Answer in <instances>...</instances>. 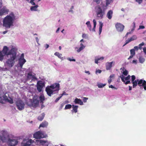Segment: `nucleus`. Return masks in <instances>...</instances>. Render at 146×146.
<instances>
[{"instance_id": "obj_62", "label": "nucleus", "mask_w": 146, "mask_h": 146, "mask_svg": "<svg viewBox=\"0 0 146 146\" xmlns=\"http://www.w3.org/2000/svg\"><path fill=\"white\" fill-rule=\"evenodd\" d=\"M38 44H39V39L37 37L35 38Z\"/></svg>"}, {"instance_id": "obj_2", "label": "nucleus", "mask_w": 146, "mask_h": 146, "mask_svg": "<svg viewBox=\"0 0 146 146\" xmlns=\"http://www.w3.org/2000/svg\"><path fill=\"white\" fill-rule=\"evenodd\" d=\"M106 5L102 3L100 5L96 6L95 7V11L97 17L99 19H102L105 14V11L107 9L108 5L113 2L112 0H106Z\"/></svg>"}, {"instance_id": "obj_20", "label": "nucleus", "mask_w": 146, "mask_h": 146, "mask_svg": "<svg viewBox=\"0 0 146 146\" xmlns=\"http://www.w3.org/2000/svg\"><path fill=\"white\" fill-rule=\"evenodd\" d=\"M33 142V141L32 139H29L26 143L25 142V141H23V143H22V144L23 146H29Z\"/></svg>"}, {"instance_id": "obj_6", "label": "nucleus", "mask_w": 146, "mask_h": 146, "mask_svg": "<svg viewBox=\"0 0 146 146\" xmlns=\"http://www.w3.org/2000/svg\"><path fill=\"white\" fill-rule=\"evenodd\" d=\"M94 24L93 28L92 29V26L90 21H87L86 23V24L87 25L88 28L89 29L90 31L95 32V29L96 25V21L95 19H93V21Z\"/></svg>"}, {"instance_id": "obj_7", "label": "nucleus", "mask_w": 146, "mask_h": 146, "mask_svg": "<svg viewBox=\"0 0 146 146\" xmlns=\"http://www.w3.org/2000/svg\"><path fill=\"white\" fill-rule=\"evenodd\" d=\"M26 62V60L24 58V54L23 53L21 55L19 59V68L23 70H25V68H23L22 67L23 65Z\"/></svg>"}, {"instance_id": "obj_59", "label": "nucleus", "mask_w": 146, "mask_h": 146, "mask_svg": "<svg viewBox=\"0 0 146 146\" xmlns=\"http://www.w3.org/2000/svg\"><path fill=\"white\" fill-rule=\"evenodd\" d=\"M65 104L64 103H62V104L61 105H60V109H61L62 108H63V106H64V105Z\"/></svg>"}, {"instance_id": "obj_36", "label": "nucleus", "mask_w": 146, "mask_h": 146, "mask_svg": "<svg viewBox=\"0 0 146 146\" xmlns=\"http://www.w3.org/2000/svg\"><path fill=\"white\" fill-rule=\"evenodd\" d=\"M72 105L70 104H67L66 105L64 108L65 110L71 108L72 107Z\"/></svg>"}, {"instance_id": "obj_13", "label": "nucleus", "mask_w": 146, "mask_h": 146, "mask_svg": "<svg viewBox=\"0 0 146 146\" xmlns=\"http://www.w3.org/2000/svg\"><path fill=\"white\" fill-rule=\"evenodd\" d=\"M142 79L139 80L137 79L135 80V81L132 82L133 84V88H135L138 84V85L141 87V84H142Z\"/></svg>"}, {"instance_id": "obj_25", "label": "nucleus", "mask_w": 146, "mask_h": 146, "mask_svg": "<svg viewBox=\"0 0 146 146\" xmlns=\"http://www.w3.org/2000/svg\"><path fill=\"white\" fill-rule=\"evenodd\" d=\"M54 54L56 56H58L59 58L61 59L62 60H63L64 59L63 57H62V55L60 53L58 52H56L54 53Z\"/></svg>"}, {"instance_id": "obj_63", "label": "nucleus", "mask_w": 146, "mask_h": 146, "mask_svg": "<svg viewBox=\"0 0 146 146\" xmlns=\"http://www.w3.org/2000/svg\"><path fill=\"white\" fill-rule=\"evenodd\" d=\"M49 45L47 44H46L44 45V46L46 49L48 48L49 47Z\"/></svg>"}, {"instance_id": "obj_21", "label": "nucleus", "mask_w": 146, "mask_h": 146, "mask_svg": "<svg viewBox=\"0 0 146 146\" xmlns=\"http://www.w3.org/2000/svg\"><path fill=\"white\" fill-rule=\"evenodd\" d=\"M113 12L112 10H110L107 13L106 17L109 19H111L112 17Z\"/></svg>"}, {"instance_id": "obj_50", "label": "nucleus", "mask_w": 146, "mask_h": 146, "mask_svg": "<svg viewBox=\"0 0 146 146\" xmlns=\"http://www.w3.org/2000/svg\"><path fill=\"white\" fill-rule=\"evenodd\" d=\"M131 40H130V39L129 38L128 39V40H127L126 41V43H125V44L123 46H124L125 45H126V44H127L128 43H129V42H131Z\"/></svg>"}, {"instance_id": "obj_5", "label": "nucleus", "mask_w": 146, "mask_h": 146, "mask_svg": "<svg viewBox=\"0 0 146 146\" xmlns=\"http://www.w3.org/2000/svg\"><path fill=\"white\" fill-rule=\"evenodd\" d=\"M6 93L4 94L1 89H0V103L3 104L4 100L8 102L11 104L13 103V101L12 99L9 100L8 97L6 95Z\"/></svg>"}, {"instance_id": "obj_46", "label": "nucleus", "mask_w": 146, "mask_h": 146, "mask_svg": "<svg viewBox=\"0 0 146 146\" xmlns=\"http://www.w3.org/2000/svg\"><path fill=\"white\" fill-rule=\"evenodd\" d=\"M135 2L138 3L139 5L141 4L143 2V0H135Z\"/></svg>"}, {"instance_id": "obj_8", "label": "nucleus", "mask_w": 146, "mask_h": 146, "mask_svg": "<svg viewBox=\"0 0 146 146\" xmlns=\"http://www.w3.org/2000/svg\"><path fill=\"white\" fill-rule=\"evenodd\" d=\"M16 105L17 109L20 111L22 110L24 108L25 103L21 100H18L16 101Z\"/></svg>"}, {"instance_id": "obj_47", "label": "nucleus", "mask_w": 146, "mask_h": 146, "mask_svg": "<svg viewBox=\"0 0 146 146\" xmlns=\"http://www.w3.org/2000/svg\"><path fill=\"white\" fill-rule=\"evenodd\" d=\"M67 59L68 60L70 61H74L75 62L76 61V60L74 59H72V58H67Z\"/></svg>"}, {"instance_id": "obj_45", "label": "nucleus", "mask_w": 146, "mask_h": 146, "mask_svg": "<svg viewBox=\"0 0 146 146\" xmlns=\"http://www.w3.org/2000/svg\"><path fill=\"white\" fill-rule=\"evenodd\" d=\"M102 1V0H94V1L98 4H99Z\"/></svg>"}, {"instance_id": "obj_14", "label": "nucleus", "mask_w": 146, "mask_h": 146, "mask_svg": "<svg viewBox=\"0 0 146 146\" xmlns=\"http://www.w3.org/2000/svg\"><path fill=\"white\" fill-rule=\"evenodd\" d=\"M85 47L86 46L81 42L80 44V46L79 47H75L74 50L77 52L79 53L83 50Z\"/></svg>"}, {"instance_id": "obj_1", "label": "nucleus", "mask_w": 146, "mask_h": 146, "mask_svg": "<svg viewBox=\"0 0 146 146\" xmlns=\"http://www.w3.org/2000/svg\"><path fill=\"white\" fill-rule=\"evenodd\" d=\"M8 48L7 46H4L2 51L3 55H7L8 58L6 61V64L8 66L11 67L14 65L15 60L16 58L17 49L15 48H12L8 52Z\"/></svg>"}, {"instance_id": "obj_58", "label": "nucleus", "mask_w": 146, "mask_h": 146, "mask_svg": "<svg viewBox=\"0 0 146 146\" xmlns=\"http://www.w3.org/2000/svg\"><path fill=\"white\" fill-rule=\"evenodd\" d=\"M61 96H62V97L63 95H67L68 94L66 93L65 92H64L62 94H61Z\"/></svg>"}, {"instance_id": "obj_10", "label": "nucleus", "mask_w": 146, "mask_h": 146, "mask_svg": "<svg viewBox=\"0 0 146 146\" xmlns=\"http://www.w3.org/2000/svg\"><path fill=\"white\" fill-rule=\"evenodd\" d=\"M46 135H45L42 132L38 131L35 133L33 135L34 137L36 139H40L41 138L46 137Z\"/></svg>"}, {"instance_id": "obj_51", "label": "nucleus", "mask_w": 146, "mask_h": 146, "mask_svg": "<svg viewBox=\"0 0 146 146\" xmlns=\"http://www.w3.org/2000/svg\"><path fill=\"white\" fill-rule=\"evenodd\" d=\"M82 36V37L84 38H86L88 37V35L85 33L83 34Z\"/></svg>"}, {"instance_id": "obj_27", "label": "nucleus", "mask_w": 146, "mask_h": 146, "mask_svg": "<svg viewBox=\"0 0 146 146\" xmlns=\"http://www.w3.org/2000/svg\"><path fill=\"white\" fill-rule=\"evenodd\" d=\"M103 25V23L101 22H99V33L100 35L102 31V27Z\"/></svg>"}, {"instance_id": "obj_37", "label": "nucleus", "mask_w": 146, "mask_h": 146, "mask_svg": "<svg viewBox=\"0 0 146 146\" xmlns=\"http://www.w3.org/2000/svg\"><path fill=\"white\" fill-rule=\"evenodd\" d=\"M120 70H122V71H121V73H128V71L124 68H121L120 69Z\"/></svg>"}, {"instance_id": "obj_55", "label": "nucleus", "mask_w": 146, "mask_h": 146, "mask_svg": "<svg viewBox=\"0 0 146 146\" xmlns=\"http://www.w3.org/2000/svg\"><path fill=\"white\" fill-rule=\"evenodd\" d=\"M109 87L110 88H114V89L115 90H117V88H115L114 87L113 85H110V86H109Z\"/></svg>"}, {"instance_id": "obj_28", "label": "nucleus", "mask_w": 146, "mask_h": 146, "mask_svg": "<svg viewBox=\"0 0 146 146\" xmlns=\"http://www.w3.org/2000/svg\"><path fill=\"white\" fill-rule=\"evenodd\" d=\"M28 78H31L32 80H36V78L34 76H32V74H28Z\"/></svg>"}, {"instance_id": "obj_54", "label": "nucleus", "mask_w": 146, "mask_h": 146, "mask_svg": "<svg viewBox=\"0 0 146 146\" xmlns=\"http://www.w3.org/2000/svg\"><path fill=\"white\" fill-rule=\"evenodd\" d=\"M96 73H101L102 72V70L99 69H96Z\"/></svg>"}, {"instance_id": "obj_57", "label": "nucleus", "mask_w": 146, "mask_h": 146, "mask_svg": "<svg viewBox=\"0 0 146 146\" xmlns=\"http://www.w3.org/2000/svg\"><path fill=\"white\" fill-rule=\"evenodd\" d=\"M145 28V27L143 26H141V25H140L139 26V28L138 29V30H139L140 29H144Z\"/></svg>"}, {"instance_id": "obj_35", "label": "nucleus", "mask_w": 146, "mask_h": 146, "mask_svg": "<svg viewBox=\"0 0 146 146\" xmlns=\"http://www.w3.org/2000/svg\"><path fill=\"white\" fill-rule=\"evenodd\" d=\"M145 59L141 57H140L139 58V61L140 63H143L145 61Z\"/></svg>"}, {"instance_id": "obj_43", "label": "nucleus", "mask_w": 146, "mask_h": 146, "mask_svg": "<svg viewBox=\"0 0 146 146\" xmlns=\"http://www.w3.org/2000/svg\"><path fill=\"white\" fill-rule=\"evenodd\" d=\"M74 8V7L73 6H72L70 8V9L69 10L68 12H69L71 13H74L73 11V9Z\"/></svg>"}, {"instance_id": "obj_53", "label": "nucleus", "mask_w": 146, "mask_h": 146, "mask_svg": "<svg viewBox=\"0 0 146 146\" xmlns=\"http://www.w3.org/2000/svg\"><path fill=\"white\" fill-rule=\"evenodd\" d=\"M88 99V98L83 97V100L84 102H86Z\"/></svg>"}, {"instance_id": "obj_12", "label": "nucleus", "mask_w": 146, "mask_h": 146, "mask_svg": "<svg viewBox=\"0 0 146 146\" xmlns=\"http://www.w3.org/2000/svg\"><path fill=\"white\" fill-rule=\"evenodd\" d=\"M45 86L44 83L42 81H39L37 82V89L39 92L42 91V88Z\"/></svg>"}, {"instance_id": "obj_44", "label": "nucleus", "mask_w": 146, "mask_h": 146, "mask_svg": "<svg viewBox=\"0 0 146 146\" xmlns=\"http://www.w3.org/2000/svg\"><path fill=\"white\" fill-rule=\"evenodd\" d=\"M131 41H133L136 40L137 39V37L135 36H133L130 38Z\"/></svg>"}, {"instance_id": "obj_31", "label": "nucleus", "mask_w": 146, "mask_h": 146, "mask_svg": "<svg viewBox=\"0 0 146 146\" xmlns=\"http://www.w3.org/2000/svg\"><path fill=\"white\" fill-rule=\"evenodd\" d=\"M0 139L3 142H7L8 140H7V138L4 136L2 137L0 136Z\"/></svg>"}, {"instance_id": "obj_38", "label": "nucleus", "mask_w": 146, "mask_h": 146, "mask_svg": "<svg viewBox=\"0 0 146 146\" xmlns=\"http://www.w3.org/2000/svg\"><path fill=\"white\" fill-rule=\"evenodd\" d=\"M144 44H145V43L143 42H142V43L139 44V47H138L139 49L140 50H141L142 49V47H141V46L144 45Z\"/></svg>"}, {"instance_id": "obj_4", "label": "nucleus", "mask_w": 146, "mask_h": 146, "mask_svg": "<svg viewBox=\"0 0 146 146\" xmlns=\"http://www.w3.org/2000/svg\"><path fill=\"white\" fill-rule=\"evenodd\" d=\"M59 88L60 85L58 83H54L47 87L45 90L48 96H51L52 94L58 93Z\"/></svg>"}, {"instance_id": "obj_64", "label": "nucleus", "mask_w": 146, "mask_h": 146, "mask_svg": "<svg viewBox=\"0 0 146 146\" xmlns=\"http://www.w3.org/2000/svg\"><path fill=\"white\" fill-rule=\"evenodd\" d=\"M133 49H134V50H138L139 48L137 46H135L134 47Z\"/></svg>"}, {"instance_id": "obj_3", "label": "nucleus", "mask_w": 146, "mask_h": 146, "mask_svg": "<svg viewBox=\"0 0 146 146\" xmlns=\"http://www.w3.org/2000/svg\"><path fill=\"white\" fill-rule=\"evenodd\" d=\"M17 19L15 14L13 12H11L3 19V26L7 29L13 27L14 22Z\"/></svg>"}, {"instance_id": "obj_48", "label": "nucleus", "mask_w": 146, "mask_h": 146, "mask_svg": "<svg viewBox=\"0 0 146 146\" xmlns=\"http://www.w3.org/2000/svg\"><path fill=\"white\" fill-rule=\"evenodd\" d=\"M35 0H31L29 3H31L32 5H35V3L34 2Z\"/></svg>"}, {"instance_id": "obj_30", "label": "nucleus", "mask_w": 146, "mask_h": 146, "mask_svg": "<svg viewBox=\"0 0 146 146\" xmlns=\"http://www.w3.org/2000/svg\"><path fill=\"white\" fill-rule=\"evenodd\" d=\"M45 115V114L44 113H43L41 115H39L38 118V119L39 120H40V121H42L43 119L44 116Z\"/></svg>"}, {"instance_id": "obj_42", "label": "nucleus", "mask_w": 146, "mask_h": 146, "mask_svg": "<svg viewBox=\"0 0 146 146\" xmlns=\"http://www.w3.org/2000/svg\"><path fill=\"white\" fill-rule=\"evenodd\" d=\"M133 28L131 30V32H132L135 29V22H133Z\"/></svg>"}, {"instance_id": "obj_23", "label": "nucleus", "mask_w": 146, "mask_h": 146, "mask_svg": "<svg viewBox=\"0 0 146 146\" xmlns=\"http://www.w3.org/2000/svg\"><path fill=\"white\" fill-rule=\"evenodd\" d=\"M74 102L76 104H78L80 105H83V103L80 99L76 98L74 101Z\"/></svg>"}, {"instance_id": "obj_16", "label": "nucleus", "mask_w": 146, "mask_h": 146, "mask_svg": "<svg viewBox=\"0 0 146 146\" xmlns=\"http://www.w3.org/2000/svg\"><path fill=\"white\" fill-rule=\"evenodd\" d=\"M115 62L114 61H112L111 62H107L106 64V69L107 70H110L112 67L114 66Z\"/></svg>"}, {"instance_id": "obj_15", "label": "nucleus", "mask_w": 146, "mask_h": 146, "mask_svg": "<svg viewBox=\"0 0 146 146\" xmlns=\"http://www.w3.org/2000/svg\"><path fill=\"white\" fill-rule=\"evenodd\" d=\"M128 74H122L120 76L121 80L123 82H125V81L129 80L130 79L131 77L130 75H128L127 76H125Z\"/></svg>"}, {"instance_id": "obj_56", "label": "nucleus", "mask_w": 146, "mask_h": 146, "mask_svg": "<svg viewBox=\"0 0 146 146\" xmlns=\"http://www.w3.org/2000/svg\"><path fill=\"white\" fill-rule=\"evenodd\" d=\"M62 97V96H60L57 98L55 100V102H57Z\"/></svg>"}, {"instance_id": "obj_18", "label": "nucleus", "mask_w": 146, "mask_h": 146, "mask_svg": "<svg viewBox=\"0 0 146 146\" xmlns=\"http://www.w3.org/2000/svg\"><path fill=\"white\" fill-rule=\"evenodd\" d=\"M32 6L30 7V10L32 11H39L38 7V6L37 5H32Z\"/></svg>"}, {"instance_id": "obj_17", "label": "nucleus", "mask_w": 146, "mask_h": 146, "mask_svg": "<svg viewBox=\"0 0 146 146\" xmlns=\"http://www.w3.org/2000/svg\"><path fill=\"white\" fill-rule=\"evenodd\" d=\"M9 12V9L5 7H4L0 10V16H2L5 13H7Z\"/></svg>"}, {"instance_id": "obj_24", "label": "nucleus", "mask_w": 146, "mask_h": 146, "mask_svg": "<svg viewBox=\"0 0 146 146\" xmlns=\"http://www.w3.org/2000/svg\"><path fill=\"white\" fill-rule=\"evenodd\" d=\"M26 70L21 69V71L23 72H25L26 73H32V68H30L28 69L25 68Z\"/></svg>"}, {"instance_id": "obj_22", "label": "nucleus", "mask_w": 146, "mask_h": 146, "mask_svg": "<svg viewBox=\"0 0 146 146\" xmlns=\"http://www.w3.org/2000/svg\"><path fill=\"white\" fill-rule=\"evenodd\" d=\"M39 103V101L36 99H34L33 100L32 104L34 107H36L38 105Z\"/></svg>"}, {"instance_id": "obj_19", "label": "nucleus", "mask_w": 146, "mask_h": 146, "mask_svg": "<svg viewBox=\"0 0 146 146\" xmlns=\"http://www.w3.org/2000/svg\"><path fill=\"white\" fill-rule=\"evenodd\" d=\"M104 59V57H100L99 56H96L94 58V62L96 64H98L99 61L102 60Z\"/></svg>"}, {"instance_id": "obj_29", "label": "nucleus", "mask_w": 146, "mask_h": 146, "mask_svg": "<svg viewBox=\"0 0 146 146\" xmlns=\"http://www.w3.org/2000/svg\"><path fill=\"white\" fill-rule=\"evenodd\" d=\"M48 124V123L47 122H42L40 124L39 126L40 127H46Z\"/></svg>"}, {"instance_id": "obj_11", "label": "nucleus", "mask_w": 146, "mask_h": 146, "mask_svg": "<svg viewBox=\"0 0 146 146\" xmlns=\"http://www.w3.org/2000/svg\"><path fill=\"white\" fill-rule=\"evenodd\" d=\"M115 27L117 31L122 32L124 29V26L120 23H117L115 24Z\"/></svg>"}, {"instance_id": "obj_60", "label": "nucleus", "mask_w": 146, "mask_h": 146, "mask_svg": "<svg viewBox=\"0 0 146 146\" xmlns=\"http://www.w3.org/2000/svg\"><path fill=\"white\" fill-rule=\"evenodd\" d=\"M126 81V82H125V84H127L130 83V82L129 80H128Z\"/></svg>"}, {"instance_id": "obj_41", "label": "nucleus", "mask_w": 146, "mask_h": 146, "mask_svg": "<svg viewBox=\"0 0 146 146\" xmlns=\"http://www.w3.org/2000/svg\"><path fill=\"white\" fill-rule=\"evenodd\" d=\"M131 55L134 56L135 54L134 49H132L130 50Z\"/></svg>"}, {"instance_id": "obj_26", "label": "nucleus", "mask_w": 146, "mask_h": 146, "mask_svg": "<svg viewBox=\"0 0 146 146\" xmlns=\"http://www.w3.org/2000/svg\"><path fill=\"white\" fill-rule=\"evenodd\" d=\"M142 84H141L140 88H141V86H143L144 90H146V81L145 80H142Z\"/></svg>"}, {"instance_id": "obj_40", "label": "nucleus", "mask_w": 146, "mask_h": 146, "mask_svg": "<svg viewBox=\"0 0 146 146\" xmlns=\"http://www.w3.org/2000/svg\"><path fill=\"white\" fill-rule=\"evenodd\" d=\"M4 55L2 53V52L0 51V60H3Z\"/></svg>"}, {"instance_id": "obj_34", "label": "nucleus", "mask_w": 146, "mask_h": 146, "mask_svg": "<svg viewBox=\"0 0 146 146\" xmlns=\"http://www.w3.org/2000/svg\"><path fill=\"white\" fill-rule=\"evenodd\" d=\"M40 142L41 143L42 145H44L45 143H47V144H46V146H48V143L47 142V141L43 140H40Z\"/></svg>"}, {"instance_id": "obj_33", "label": "nucleus", "mask_w": 146, "mask_h": 146, "mask_svg": "<svg viewBox=\"0 0 146 146\" xmlns=\"http://www.w3.org/2000/svg\"><path fill=\"white\" fill-rule=\"evenodd\" d=\"M39 99L40 103H43L45 100V98L43 95H41L39 97Z\"/></svg>"}, {"instance_id": "obj_52", "label": "nucleus", "mask_w": 146, "mask_h": 146, "mask_svg": "<svg viewBox=\"0 0 146 146\" xmlns=\"http://www.w3.org/2000/svg\"><path fill=\"white\" fill-rule=\"evenodd\" d=\"M131 82H133L135 81V77L134 75H132L131 76Z\"/></svg>"}, {"instance_id": "obj_39", "label": "nucleus", "mask_w": 146, "mask_h": 146, "mask_svg": "<svg viewBox=\"0 0 146 146\" xmlns=\"http://www.w3.org/2000/svg\"><path fill=\"white\" fill-rule=\"evenodd\" d=\"M106 85V84H98V86L99 88H102L104 87Z\"/></svg>"}, {"instance_id": "obj_9", "label": "nucleus", "mask_w": 146, "mask_h": 146, "mask_svg": "<svg viewBox=\"0 0 146 146\" xmlns=\"http://www.w3.org/2000/svg\"><path fill=\"white\" fill-rule=\"evenodd\" d=\"M18 141L17 139L9 138L7 141V143L9 146H15L17 145Z\"/></svg>"}, {"instance_id": "obj_49", "label": "nucleus", "mask_w": 146, "mask_h": 146, "mask_svg": "<svg viewBox=\"0 0 146 146\" xmlns=\"http://www.w3.org/2000/svg\"><path fill=\"white\" fill-rule=\"evenodd\" d=\"M131 40H130V39L129 38L128 39V40H127L126 41V43H125V44L123 46H124L125 45H126V44H127L128 43H129V42H131Z\"/></svg>"}, {"instance_id": "obj_61", "label": "nucleus", "mask_w": 146, "mask_h": 146, "mask_svg": "<svg viewBox=\"0 0 146 146\" xmlns=\"http://www.w3.org/2000/svg\"><path fill=\"white\" fill-rule=\"evenodd\" d=\"M143 50L144 53L146 55V47L143 48Z\"/></svg>"}, {"instance_id": "obj_32", "label": "nucleus", "mask_w": 146, "mask_h": 146, "mask_svg": "<svg viewBox=\"0 0 146 146\" xmlns=\"http://www.w3.org/2000/svg\"><path fill=\"white\" fill-rule=\"evenodd\" d=\"M73 110H72L75 113H76L77 112V109L78 106H74V105H72Z\"/></svg>"}]
</instances>
